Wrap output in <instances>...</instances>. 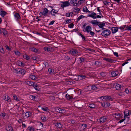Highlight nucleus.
Masks as SVG:
<instances>
[{
	"label": "nucleus",
	"mask_w": 131,
	"mask_h": 131,
	"mask_svg": "<svg viewBox=\"0 0 131 131\" xmlns=\"http://www.w3.org/2000/svg\"><path fill=\"white\" fill-rule=\"evenodd\" d=\"M103 30L101 33V35L104 37H107L111 33L110 31L105 28H103L102 29V30Z\"/></svg>",
	"instance_id": "1"
},
{
	"label": "nucleus",
	"mask_w": 131,
	"mask_h": 131,
	"mask_svg": "<svg viewBox=\"0 0 131 131\" xmlns=\"http://www.w3.org/2000/svg\"><path fill=\"white\" fill-rule=\"evenodd\" d=\"M49 12V10L47 8H45L43 10V12H40L39 13V15L40 16L43 15L47 16Z\"/></svg>",
	"instance_id": "2"
},
{
	"label": "nucleus",
	"mask_w": 131,
	"mask_h": 131,
	"mask_svg": "<svg viewBox=\"0 0 131 131\" xmlns=\"http://www.w3.org/2000/svg\"><path fill=\"white\" fill-rule=\"evenodd\" d=\"M100 99L103 101H107L112 99V98L110 96H102L100 97Z\"/></svg>",
	"instance_id": "3"
},
{
	"label": "nucleus",
	"mask_w": 131,
	"mask_h": 131,
	"mask_svg": "<svg viewBox=\"0 0 131 131\" xmlns=\"http://www.w3.org/2000/svg\"><path fill=\"white\" fill-rule=\"evenodd\" d=\"M69 53L72 55H75L78 53V51L77 49H73L69 51Z\"/></svg>",
	"instance_id": "4"
},
{
	"label": "nucleus",
	"mask_w": 131,
	"mask_h": 131,
	"mask_svg": "<svg viewBox=\"0 0 131 131\" xmlns=\"http://www.w3.org/2000/svg\"><path fill=\"white\" fill-rule=\"evenodd\" d=\"M63 3L61 5V7L63 8L64 7H66L69 6L70 5V3L68 1H66L64 2H62Z\"/></svg>",
	"instance_id": "5"
},
{
	"label": "nucleus",
	"mask_w": 131,
	"mask_h": 131,
	"mask_svg": "<svg viewBox=\"0 0 131 131\" xmlns=\"http://www.w3.org/2000/svg\"><path fill=\"white\" fill-rule=\"evenodd\" d=\"M92 28L90 26H86L85 29L83 30V31L84 32H87V33H89V32L91 30Z\"/></svg>",
	"instance_id": "6"
},
{
	"label": "nucleus",
	"mask_w": 131,
	"mask_h": 131,
	"mask_svg": "<svg viewBox=\"0 0 131 131\" xmlns=\"http://www.w3.org/2000/svg\"><path fill=\"white\" fill-rule=\"evenodd\" d=\"M114 86L116 89L117 90H120L122 86L121 85L117 83L115 84Z\"/></svg>",
	"instance_id": "7"
},
{
	"label": "nucleus",
	"mask_w": 131,
	"mask_h": 131,
	"mask_svg": "<svg viewBox=\"0 0 131 131\" xmlns=\"http://www.w3.org/2000/svg\"><path fill=\"white\" fill-rule=\"evenodd\" d=\"M112 32L113 34H114L117 31L118 28L117 27H113L111 28Z\"/></svg>",
	"instance_id": "8"
},
{
	"label": "nucleus",
	"mask_w": 131,
	"mask_h": 131,
	"mask_svg": "<svg viewBox=\"0 0 131 131\" xmlns=\"http://www.w3.org/2000/svg\"><path fill=\"white\" fill-rule=\"evenodd\" d=\"M124 118H125L126 116H127L129 114V111L127 109H126L124 112Z\"/></svg>",
	"instance_id": "9"
},
{
	"label": "nucleus",
	"mask_w": 131,
	"mask_h": 131,
	"mask_svg": "<svg viewBox=\"0 0 131 131\" xmlns=\"http://www.w3.org/2000/svg\"><path fill=\"white\" fill-rule=\"evenodd\" d=\"M107 118L106 117L104 116L101 118L100 119V122L101 123H103L107 121Z\"/></svg>",
	"instance_id": "10"
},
{
	"label": "nucleus",
	"mask_w": 131,
	"mask_h": 131,
	"mask_svg": "<svg viewBox=\"0 0 131 131\" xmlns=\"http://www.w3.org/2000/svg\"><path fill=\"white\" fill-rule=\"evenodd\" d=\"M14 16L16 20H18L20 19V17L19 14L17 13H15L14 14Z\"/></svg>",
	"instance_id": "11"
},
{
	"label": "nucleus",
	"mask_w": 131,
	"mask_h": 131,
	"mask_svg": "<svg viewBox=\"0 0 131 131\" xmlns=\"http://www.w3.org/2000/svg\"><path fill=\"white\" fill-rule=\"evenodd\" d=\"M111 74L112 77H115L118 75V73L117 71H116L115 72L113 71L111 72Z\"/></svg>",
	"instance_id": "12"
},
{
	"label": "nucleus",
	"mask_w": 131,
	"mask_h": 131,
	"mask_svg": "<svg viewBox=\"0 0 131 131\" xmlns=\"http://www.w3.org/2000/svg\"><path fill=\"white\" fill-rule=\"evenodd\" d=\"M30 48L32 51L38 53L39 52V50L35 47H31Z\"/></svg>",
	"instance_id": "13"
},
{
	"label": "nucleus",
	"mask_w": 131,
	"mask_h": 131,
	"mask_svg": "<svg viewBox=\"0 0 131 131\" xmlns=\"http://www.w3.org/2000/svg\"><path fill=\"white\" fill-rule=\"evenodd\" d=\"M56 10L54 9H52L50 12L52 16H55V14L57 13L58 11H56Z\"/></svg>",
	"instance_id": "14"
},
{
	"label": "nucleus",
	"mask_w": 131,
	"mask_h": 131,
	"mask_svg": "<svg viewBox=\"0 0 131 131\" xmlns=\"http://www.w3.org/2000/svg\"><path fill=\"white\" fill-rule=\"evenodd\" d=\"M105 23H102L100 22H99V23H98L97 26H99L100 28L102 29V28H103V27L105 26Z\"/></svg>",
	"instance_id": "15"
},
{
	"label": "nucleus",
	"mask_w": 131,
	"mask_h": 131,
	"mask_svg": "<svg viewBox=\"0 0 131 131\" xmlns=\"http://www.w3.org/2000/svg\"><path fill=\"white\" fill-rule=\"evenodd\" d=\"M103 60L108 62L111 63L113 62L114 61V60L112 59L108 58H103Z\"/></svg>",
	"instance_id": "16"
},
{
	"label": "nucleus",
	"mask_w": 131,
	"mask_h": 131,
	"mask_svg": "<svg viewBox=\"0 0 131 131\" xmlns=\"http://www.w3.org/2000/svg\"><path fill=\"white\" fill-rule=\"evenodd\" d=\"M62 126L63 125L59 123H57L55 125V126L59 129L61 128Z\"/></svg>",
	"instance_id": "17"
},
{
	"label": "nucleus",
	"mask_w": 131,
	"mask_h": 131,
	"mask_svg": "<svg viewBox=\"0 0 131 131\" xmlns=\"http://www.w3.org/2000/svg\"><path fill=\"white\" fill-rule=\"evenodd\" d=\"M2 30V33L3 34L4 36L6 37V35L8 34V32L4 28H1Z\"/></svg>",
	"instance_id": "18"
},
{
	"label": "nucleus",
	"mask_w": 131,
	"mask_h": 131,
	"mask_svg": "<svg viewBox=\"0 0 131 131\" xmlns=\"http://www.w3.org/2000/svg\"><path fill=\"white\" fill-rule=\"evenodd\" d=\"M33 86L34 88L37 91H38L40 89L39 88L38 86V85L36 83H34V85H33Z\"/></svg>",
	"instance_id": "19"
},
{
	"label": "nucleus",
	"mask_w": 131,
	"mask_h": 131,
	"mask_svg": "<svg viewBox=\"0 0 131 131\" xmlns=\"http://www.w3.org/2000/svg\"><path fill=\"white\" fill-rule=\"evenodd\" d=\"M7 14L5 11H1L0 13V14L2 17H3Z\"/></svg>",
	"instance_id": "20"
},
{
	"label": "nucleus",
	"mask_w": 131,
	"mask_h": 131,
	"mask_svg": "<svg viewBox=\"0 0 131 131\" xmlns=\"http://www.w3.org/2000/svg\"><path fill=\"white\" fill-rule=\"evenodd\" d=\"M19 74H23L25 73V71L24 69L21 68H19Z\"/></svg>",
	"instance_id": "21"
},
{
	"label": "nucleus",
	"mask_w": 131,
	"mask_h": 131,
	"mask_svg": "<svg viewBox=\"0 0 131 131\" xmlns=\"http://www.w3.org/2000/svg\"><path fill=\"white\" fill-rule=\"evenodd\" d=\"M26 82V84L27 85L31 86H33V85H34V83L32 81H27Z\"/></svg>",
	"instance_id": "22"
},
{
	"label": "nucleus",
	"mask_w": 131,
	"mask_h": 131,
	"mask_svg": "<svg viewBox=\"0 0 131 131\" xmlns=\"http://www.w3.org/2000/svg\"><path fill=\"white\" fill-rule=\"evenodd\" d=\"M91 13H92V14L88 15V16L92 17L93 19H95L93 17V16H94L96 15V14L93 11H91Z\"/></svg>",
	"instance_id": "23"
},
{
	"label": "nucleus",
	"mask_w": 131,
	"mask_h": 131,
	"mask_svg": "<svg viewBox=\"0 0 131 131\" xmlns=\"http://www.w3.org/2000/svg\"><path fill=\"white\" fill-rule=\"evenodd\" d=\"M91 23L95 25L96 26H97L98 23H99V22H98L97 20H92Z\"/></svg>",
	"instance_id": "24"
},
{
	"label": "nucleus",
	"mask_w": 131,
	"mask_h": 131,
	"mask_svg": "<svg viewBox=\"0 0 131 131\" xmlns=\"http://www.w3.org/2000/svg\"><path fill=\"white\" fill-rule=\"evenodd\" d=\"M83 11L84 12L86 13H90V12L88 10L87 7L85 6H84L83 9Z\"/></svg>",
	"instance_id": "25"
},
{
	"label": "nucleus",
	"mask_w": 131,
	"mask_h": 131,
	"mask_svg": "<svg viewBox=\"0 0 131 131\" xmlns=\"http://www.w3.org/2000/svg\"><path fill=\"white\" fill-rule=\"evenodd\" d=\"M25 116L27 117L28 118L31 115V114L30 112L28 111L26 112V113L25 114Z\"/></svg>",
	"instance_id": "26"
},
{
	"label": "nucleus",
	"mask_w": 131,
	"mask_h": 131,
	"mask_svg": "<svg viewBox=\"0 0 131 131\" xmlns=\"http://www.w3.org/2000/svg\"><path fill=\"white\" fill-rule=\"evenodd\" d=\"M39 126L38 128L37 129V130H41L43 128V124L41 123H40L39 125Z\"/></svg>",
	"instance_id": "27"
},
{
	"label": "nucleus",
	"mask_w": 131,
	"mask_h": 131,
	"mask_svg": "<svg viewBox=\"0 0 131 131\" xmlns=\"http://www.w3.org/2000/svg\"><path fill=\"white\" fill-rule=\"evenodd\" d=\"M89 106L91 108H93L95 107V105L94 104L92 103L89 104Z\"/></svg>",
	"instance_id": "28"
},
{
	"label": "nucleus",
	"mask_w": 131,
	"mask_h": 131,
	"mask_svg": "<svg viewBox=\"0 0 131 131\" xmlns=\"http://www.w3.org/2000/svg\"><path fill=\"white\" fill-rule=\"evenodd\" d=\"M6 130L7 131H12L13 128L11 126H9Z\"/></svg>",
	"instance_id": "29"
},
{
	"label": "nucleus",
	"mask_w": 131,
	"mask_h": 131,
	"mask_svg": "<svg viewBox=\"0 0 131 131\" xmlns=\"http://www.w3.org/2000/svg\"><path fill=\"white\" fill-rule=\"evenodd\" d=\"M94 64L96 66H97L99 65H101L102 64V63L100 62L99 61H96Z\"/></svg>",
	"instance_id": "30"
},
{
	"label": "nucleus",
	"mask_w": 131,
	"mask_h": 131,
	"mask_svg": "<svg viewBox=\"0 0 131 131\" xmlns=\"http://www.w3.org/2000/svg\"><path fill=\"white\" fill-rule=\"evenodd\" d=\"M74 9L77 11H73L76 13H79V12L80 10V9L78 8L77 7H74Z\"/></svg>",
	"instance_id": "31"
},
{
	"label": "nucleus",
	"mask_w": 131,
	"mask_h": 131,
	"mask_svg": "<svg viewBox=\"0 0 131 131\" xmlns=\"http://www.w3.org/2000/svg\"><path fill=\"white\" fill-rule=\"evenodd\" d=\"M66 98L68 100H70L72 99V96H70V95L68 94H67L66 95Z\"/></svg>",
	"instance_id": "32"
},
{
	"label": "nucleus",
	"mask_w": 131,
	"mask_h": 131,
	"mask_svg": "<svg viewBox=\"0 0 131 131\" xmlns=\"http://www.w3.org/2000/svg\"><path fill=\"white\" fill-rule=\"evenodd\" d=\"M18 66H24L25 64L21 61L18 62Z\"/></svg>",
	"instance_id": "33"
},
{
	"label": "nucleus",
	"mask_w": 131,
	"mask_h": 131,
	"mask_svg": "<svg viewBox=\"0 0 131 131\" xmlns=\"http://www.w3.org/2000/svg\"><path fill=\"white\" fill-rule=\"evenodd\" d=\"M27 129L29 130V131H34V129L32 126L28 127Z\"/></svg>",
	"instance_id": "34"
},
{
	"label": "nucleus",
	"mask_w": 131,
	"mask_h": 131,
	"mask_svg": "<svg viewBox=\"0 0 131 131\" xmlns=\"http://www.w3.org/2000/svg\"><path fill=\"white\" fill-rule=\"evenodd\" d=\"M85 17V16H83L82 15H80L78 17V18L77 19V21H79L81 19Z\"/></svg>",
	"instance_id": "35"
},
{
	"label": "nucleus",
	"mask_w": 131,
	"mask_h": 131,
	"mask_svg": "<svg viewBox=\"0 0 131 131\" xmlns=\"http://www.w3.org/2000/svg\"><path fill=\"white\" fill-rule=\"evenodd\" d=\"M13 96L14 100H16L17 101H19V100L18 99L16 95L14 94H13Z\"/></svg>",
	"instance_id": "36"
},
{
	"label": "nucleus",
	"mask_w": 131,
	"mask_h": 131,
	"mask_svg": "<svg viewBox=\"0 0 131 131\" xmlns=\"http://www.w3.org/2000/svg\"><path fill=\"white\" fill-rule=\"evenodd\" d=\"M23 58L27 60L29 59V57L26 54H25L23 56Z\"/></svg>",
	"instance_id": "37"
},
{
	"label": "nucleus",
	"mask_w": 131,
	"mask_h": 131,
	"mask_svg": "<svg viewBox=\"0 0 131 131\" xmlns=\"http://www.w3.org/2000/svg\"><path fill=\"white\" fill-rule=\"evenodd\" d=\"M29 97L30 99L34 100L35 99L36 96L34 95H31L29 96Z\"/></svg>",
	"instance_id": "38"
},
{
	"label": "nucleus",
	"mask_w": 131,
	"mask_h": 131,
	"mask_svg": "<svg viewBox=\"0 0 131 131\" xmlns=\"http://www.w3.org/2000/svg\"><path fill=\"white\" fill-rule=\"evenodd\" d=\"M44 49L45 51H50V49L49 48L46 47H45L44 48Z\"/></svg>",
	"instance_id": "39"
},
{
	"label": "nucleus",
	"mask_w": 131,
	"mask_h": 131,
	"mask_svg": "<svg viewBox=\"0 0 131 131\" xmlns=\"http://www.w3.org/2000/svg\"><path fill=\"white\" fill-rule=\"evenodd\" d=\"M13 69L15 71V73L19 74V68H14Z\"/></svg>",
	"instance_id": "40"
},
{
	"label": "nucleus",
	"mask_w": 131,
	"mask_h": 131,
	"mask_svg": "<svg viewBox=\"0 0 131 131\" xmlns=\"http://www.w3.org/2000/svg\"><path fill=\"white\" fill-rule=\"evenodd\" d=\"M0 52L4 54V51L3 48L2 47L1 48L0 46Z\"/></svg>",
	"instance_id": "41"
},
{
	"label": "nucleus",
	"mask_w": 131,
	"mask_h": 131,
	"mask_svg": "<svg viewBox=\"0 0 131 131\" xmlns=\"http://www.w3.org/2000/svg\"><path fill=\"white\" fill-rule=\"evenodd\" d=\"M70 3L71 4H75V3L77 2V0H70Z\"/></svg>",
	"instance_id": "42"
},
{
	"label": "nucleus",
	"mask_w": 131,
	"mask_h": 131,
	"mask_svg": "<svg viewBox=\"0 0 131 131\" xmlns=\"http://www.w3.org/2000/svg\"><path fill=\"white\" fill-rule=\"evenodd\" d=\"M66 112V111L65 110L61 109L60 113L62 114L65 113Z\"/></svg>",
	"instance_id": "43"
},
{
	"label": "nucleus",
	"mask_w": 131,
	"mask_h": 131,
	"mask_svg": "<svg viewBox=\"0 0 131 131\" xmlns=\"http://www.w3.org/2000/svg\"><path fill=\"white\" fill-rule=\"evenodd\" d=\"M41 109L42 110H43V111H47L48 110H49L48 109V108L47 107H42L41 108Z\"/></svg>",
	"instance_id": "44"
},
{
	"label": "nucleus",
	"mask_w": 131,
	"mask_h": 131,
	"mask_svg": "<svg viewBox=\"0 0 131 131\" xmlns=\"http://www.w3.org/2000/svg\"><path fill=\"white\" fill-rule=\"evenodd\" d=\"M125 30H131V25H130L128 26H126V29Z\"/></svg>",
	"instance_id": "45"
},
{
	"label": "nucleus",
	"mask_w": 131,
	"mask_h": 131,
	"mask_svg": "<svg viewBox=\"0 0 131 131\" xmlns=\"http://www.w3.org/2000/svg\"><path fill=\"white\" fill-rule=\"evenodd\" d=\"M74 26V24L73 23H71L68 25V27L70 28H72Z\"/></svg>",
	"instance_id": "46"
},
{
	"label": "nucleus",
	"mask_w": 131,
	"mask_h": 131,
	"mask_svg": "<svg viewBox=\"0 0 131 131\" xmlns=\"http://www.w3.org/2000/svg\"><path fill=\"white\" fill-rule=\"evenodd\" d=\"M5 47L6 48L7 50H8V51H10L11 50V48H9V47L7 45H6L5 46Z\"/></svg>",
	"instance_id": "47"
},
{
	"label": "nucleus",
	"mask_w": 131,
	"mask_h": 131,
	"mask_svg": "<svg viewBox=\"0 0 131 131\" xmlns=\"http://www.w3.org/2000/svg\"><path fill=\"white\" fill-rule=\"evenodd\" d=\"M96 89V87L94 85H93L91 86V89L92 90H95Z\"/></svg>",
	"instance_id": "48"
},
{
	"label": "nucleus",
	"mask_w": 131,
	"mask_h": 131,
	"mask_svg": "<svg viewBox=\"0 0 131 131\" xmlns=\"http://www.w3.org/2000/svg\"><path fill=\"white\" fill-rule=\"evenodd\" d=\"M61 109V108L59 107H57L56 108L55 110L57 111V112L60 113Z\"/></svg>",
	"instance_id": "49"
},
{
	"label": "nucleus",
	"mask_w": 131,
	"mask_h": 131,
	"mask_svg": "<svg viewBox=\"0 0 131 131\" xmlns=\"http://www.w3.org/2000/svg\"><path fill=\"white\" fill-rule=\"evenodd\" d=\"M30 78L31 79L33 80H35V76L34 75H32L30 76Z\"/></svg>",
	"instance_id": "50"
},
{
	"label": "nucleus",
	"mask_w": 131,
	"mask_h": 131,
	"mask_svg": "<svg viewBox=\"0 0 131 131\" xmlns=\"http://www.w3.org/2000/svg\"><path fill=\"white\" fill-rule=\"evenodd\" d=\"M80 63H81L83 62L84 61V59L82 57H80Z\"/></svg>",
	"instance_id": "51"
},
{
	"label": "nucleus",
	"mask_w": 131,
	"mask_h": 131,
	"mask_svg": "<svg viewBox=\"0 0 131 131\" xmlns=\"http://www.w3.org/2000/svg\"><path fill=\"white\" fill-rule=\"evenodd\" d=\"M109 3L107 1H104L103 2L104 4L105 5H109Z\"/></svg>",
	"instance_id": "52"
},
{
	"label": "nucleus",
	"mask_w": 131,
	"mask_h": 131,
	"mask_svg": "<svg viewBox=\"0 0 131 131\" xmlns=\"http://www.w3.org/2000/svg\"><path fill=\"white\" fill-rule=\"evenodd\" d=\"M82 126H83V129H85L87 127V125L86 124H82Z\"/></svg>",
	"instance_id": "53"
},
{
	"label": "nucleus",
	"mask_w": 131,
	"mask_h": 131,
	"mask_svg": "<svg viewBox=\"0 0 131 131\" xmlns=\"http://www.w3.org/2000/svg\"><path fill=\"white\" fill-rule=\"evenodd\" d=\"M90 32V34L92 36H93L95 34V33L93 31H91L90 32Z\"/></svg>",
	"instance_id": "54"
},
{
	"label": "nucleus",
	"mask_w": 131,
	"mask_h": 131,
	"mask_svg": "<svg viewBox=\"0 0 131 131\" xmlns=\"http://www.w3.org/2000/svg\"><path fill=\"white\" fill-rule=\"evenodd\" d=\"M93 17L95 19L96 18H101V16H100L99 15H97L96 16H93Z\"/></svg>",
	"instance_id": "55"
},
{
	"label": "nucleus",
	"mask_w": 131,
	"mask_h": 131,
	"mask_svg": "<svg viewBox=\"0 0 131 131\" xmlns=\"http://www.w3.org/2000/svg\"><path fill=\"white\" fill-rule=\"evenodd\" d=\"M7 97H8V96L7 95H5L4 97V99L5 101H8V99H7Z\"/></svg>",
	"instance_id": "56"
},
{
	"label": "nucleus",
	"mask_w": 131,
	"mask_h": 131,
	"mask_svg": "<svg viewBox=\"0 0 131 131\" xmlns=\"http://www.w3.org/2000/svg\"><path fill=\"white\" fill-rule=\"evenodd\" d=\"M71 13V12H69L68 13L66 14V16L67 17H69L70 16V14Z\"/></svg>",
	"instance_id": "57"
},
{
	"label": "nucleus",
	"mask_w": 131,
	"mask_h": 131,
	"mask_svg": "<svg viewBox=\"0 0 131 131\" xmlns=\"http://www.w3.org/2000/svg\"><path fill=\"white\" fill-rule=\"evenodd\" d=\"M78 80H82V78L81 77V75H79L78 77Z\"/></svg>",
	"instance_id": "58"
},
{
	"label": "nucleus",
	"mask_w": 131,
	"mask_h": 131,
	"mask_svg": "<svg viewBox=\"0 0 131 131\" xmlns=\"http://www.w3.org/2000/svg\"><path fill=\"white\" fill-rule=\"evenodd\" d=\"M101 105L102 106L104 107H106V105H105V103H102L101 102Z\"/></svg>",
	"instance_id": "59"
},
{
	"label": "nucleus",
	"mask_w": 131,
	"mask_h": 131,
	"mask_svg": "<svg viewBox=\"0 0 131 131\" xmlns=\"http://www.w3.org/2000/svg\"><path fill=\"white\" fill-rule=\"evenodd\" d=\"M126 119L125 118L123 119L120 120L119 122H118V123H121L124 121V120H125Z\"/></svg>",
	"instance_id": "60"
},
{
	"label": "nucleus",
	"mask_w": 131,
	"mask_h": 131,
	"mask_svg": "<svg viewBox=\"0 0 131 131\" xmlns=\"http://www.w3.org/2000/svg\"><path fill=\"white\" fill-rule=\"evenodd\" d=\"M65 59L67 61H68L70 59V58L68 56H65Z\"/></svg>",
	"instance_id": "61"
},
{
	"label": "nucleus",
	"mask_w": 131,
	"mask_h": 131,
	"mask_svg": "<svg viewBox=\"0 0 131 131\" xmlns=\"http://www.w3.org/2000/svg\"><path fill=\"white\" fill-rule=\"evenodd\" d=\"M15 53L17 55H19L20 54V53L18 51H15Z\"/></svg>",
	"instance_id": "62"
},
{
	"label": "nucleus",
	"mask_w": 131,
	"mask_h": 131,
	"mask_svg": "<svg viewBox=\"0 0 131 131\" xmlns=\"http://www.w3.org/2000/svg\"><path fill=\"white\" fill-rule=\"evenodd\" d=\"M110 104L108 103H106V104H105V105H106V107H108L110 105Z\"/></svg>",
	"instance_id": "63"
},
{
	"label": "nucleus",
	"mask_w": 131,
	"mask_h": 131,
	"mask_svg": "<svg viewBox=\"0 0 131 131\" xmlns=\"http://www.w3.org/2000/svg\"><path fill=\"white\" fill-rule=\"evenodd\" d=\"M125 92L127 94L129 92V90L127 88H126L125 89Z\"/></svg>",
	"instance_id": "64"
}]
</instances>
